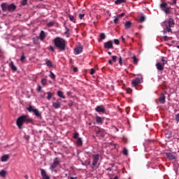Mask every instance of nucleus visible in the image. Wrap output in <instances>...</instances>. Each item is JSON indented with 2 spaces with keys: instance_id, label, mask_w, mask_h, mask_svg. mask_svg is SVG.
I'll use <instances>...</instances> for the list:
<instances>
[{
  "instance_id": "f8f14e48",
  "label": "nucleus",
  "mask_w": 179,
  "mask_h": 179,
  "mask_svg": "<svg viewBox=\"0 0 179 179\" xmlns=\"http://www.w3.org/2000/svg\"><path fill=\"white\" fill-rule=\"evenodd\" d=\"M41 174L43 179H50V176L47 174V172L44 169H41Z\"/></svg>"
},
{
  "instance_id": "338daca9",
  "label": "nucleus",
  "mask_w": 179,
  "mask_h": 179,
  "mask_svg": "<svg viewBox=\"0 0 179 179\" xmlns=\"http://www.w3.org/2000/svg\"><path fill=\"white\" fill-rule=\"evenodd\" d=\"M77 177H70L69 179H77Z\"/></svg>"
},
{
  "instance_id": "79ce46f5",
  "label": "nucleus",
  "mask_w": 179,
  "mask_h": 179,
  "mask_svg": "<svg viewBox=\"0 0 179 179\" xmlns=\"http://www.w3.org/2000/svg\"><path fill=\"white\" fill-rule=\"evenodd\" d=\"M47 26H48V27H52V26H54V22H50L49 23H48Z\"/></svg>"
},
{
  "instance_id": "37998d69",
  "label": "nucleus",
  "mask_w": 179,
  "mask_h": 179,
  "mask_svg": "<svg viewBox=\"0 0 179 179\" xmlns=\"http://www.w3.org/2000/svg\"><path fill=\"white\" fill-rule=\"evenodd\" d=\"M73 138H74V139H79V133H76L73 135Z\"/></svg>"
},
{
  "instance_id": "a19ab883",
  "label": "nucleus",
  "mask_w": 179,
  "mask_h": 179,
  "mask_svg": "<svg viewBox=\"0 0 179 179\" xmlns=\"http://www.w3.org/2000/svg\"><path fill=\"white\" fill-rule=\"evenodd\" d=\"M123 155H124L125 156H128V150H127V148H124Z\"/></svg>"
},
{
  "instance_id": "20e7f679",
  "label": "nucleus",
  "mask_w": 179,
  "mask_h": 179,
  "mask_svg": "<svg viewBox=\"0 0 179 179\" xmlns=\"http://www.w3.org/2000/svg\"><path fill=\"white\" fill-rule=\"evenodd\" d=\"M99 160H100V155L99 154L92 155V169H94V167H96L97 164H99Z\"/></svg>"
},
{
  "instance_id": "09e8293b",
  "label": "nucleus",
  "mask_w": 179,
  "mask_h": 179,
  "mask_svg": "<svg viewBox=\"0 0 179 179\" xmlns=\"http://www.w3.org/2000/svg\"><path fill=\"white\" fill-rule=\"evenodd\" d=\"M114 43H115V44H116V45H118V44H120V40H118V39H115V40H114Z\"/></svg>"
},
{
  "instance_id": "bb28decb",
  "label": "nucleus",
  "mask_w": 179,
  "mask_h": 179,
  "mask_svg": "<svg viewBox=\"0 0 179 179\" xmlns=\"http://www.w3.org/2000/svg\"><path fill=\"white\" fill-rule=\"evenodd\" d=\"M40 38L41 40H44V38H45V32H44V31H41L40 34Z\"/></svg>"
},
{
  "instance_id": "4d7b16f0",
  "label": "nucleus",
  "mask_w": 179,
  "mask_h": 179,
  "mask_svg": "<svg viewBox=\"0 0 179 179\" xmlns=\"http://www.w3.org/2000/svg\"><path fill=\"white\" fill-rule=\"evenodd\" d=\"M37 90L38 92H41V87L40 85L38 86Z\"/></svg>"
},
{
  "instance_id": "c85d7f7f",
  "label": "nucleus",
  "mask_w": 179,
  "mask_h": 179,
  "mask_svg": "<svg viewBox=\"0 0 179 179\" xmlns=\"http://www.w3.org/2000/svg\"><path fill=\"white\" fill-rule=\"evenodd\" d=\"M76 143L78 146H82V145L83 144V143L82 142V138H78L76 141Z\"/></svg>"
},
{
  "instance_id": "5701e85b",
  "label": "nucleus",
  "mask_w": 179,
  "mask_h": 179,
  "mask_svg": "<svg viewBox=\"0 0 179 179\" xmlns=\"http://www.w3.org/2000/svg\"><path fill=\"white\" fill-rule=\"evenodd\" d=\"M115 5H121V3H127V0H116L115 1Z\"/></svg>"
},
{
  "instance_id": "9b49d317",
  "label": "nucleus",
  "mask_w": 179,
  "mask_h": 179,
  "mask_svg": "<svg viewBox=\"0 0 179 179\" xmlns=\"http://www.w3.org/2000/svg\"><path fill=\"white\" fill-rule=\"evenodd\" d=\"M159 101L161 104H164L166 103V96H164V93H162L159 95Z\"/></svg>"
},
{
  "instance_id": "680f3d73",
  "label": "nucleus",
  "mask_w": 179,
  "mask_h": 179,
  "mask_svg": "<svg viewBox=\"0 0 179 179\" xmlns=\"http://www.w3.org/2000/svg\"><path fill=\"white\" fill-rule=\"evenodd\" d=\"M113 60H108V64H110V65H113Z\"/></svg>"
},
{
  "instance_id": "e433bc0d",
  "label": "nucleus",
  "mask_w": 179,
  "mask_h": 179,
  "mask_svg": "<svg viewBox=\"0 0 179 179\" xmlns=\"http://www.w3.org/2000/svg\"><path fill=\"white\" fill-rule=\"evenodd\" d=\"M41 84L43 85V86H45V85H47V79L45 78H43L41 81Z\"/></svg>"
},
{
  "instance_id": "473e14b6",
  "label": "nucleus",
  "mask_w": 179,
  "mask_h": 179,
  "mask_svg": "<svg viewBox=\"0 0 179 179\" xmlns=\"http://www.w3.org/2000/svg\"><path fill=\"white\" fill-rule=\"evenodd\" d=\"M99 37H100V39L99 40V41H101V40H104L106 38V34L101 33Z\"/></svg>"
},
{
  "instance_id": "4be33fe9",
  "label": "nucleus",
  "mask_w": 179,
  "mask_h": 179,
  "mask_svg": "<svg viewBox=\"0 0 179 179\" xmlns=\"http://www.w3.org/2000/svg\"><path fill=\"white\" fill-rule=\"evenodd\" d=\"M9 160V155H5L1 157V162H5Z\"/></svg>"
},
{
  "instance_id": "c03bdc74",
  "label": "nucleus",
  "mask_w": 179,
  "mask_h": 179,
  "mask_svg": "<svg viewBox=\"0 0 179 179\" xmlns=\"http://www.w3.org/2000/svg\"><path fill=\"white\" fill-rule=\"evenodd\" d=\"M172 2L170 3V5H176L177 4V0H171Z\"/></svg>"
},
{
  "instance_id": "69168bd1",
  "label": "nucleus",
  "mask_w": 179,
  "mask_h": 179,
  "mask_svg": "<svg viewBox=\"0 0 179 179\" xmlns=\"http://www.w3.org/2000/svg\"><path fill=\"white\" fill-rule=\"evenodd\" d=\"M68 33H69V29H66V31H65V34H68Z\"/></svg>"
},
{
  "instance_id": "2f4dec72",
  "label": "nucleus",
  "mask_w": 179,
  "mask_h": 179,
  "mask_svg": "<svg viewBox=\"0 0 179 179\" xmlns=\"http://www.w3.org/2000/svg\"><path fill=\"white\" fill-rule=\"evenodd\" d=\"M145 20H146V17H145L144 15L141 16L139 19H138V22L140 23H142L143 22H145Z\"/></svg>"
},
{
  "instance_id": "f3484780",
  "label": "nucleus",
  "mask_w": 179,
  "mask_h": 179,
  "mask_svg": "<svg viewBox=\"0 0 179 179\" xmlns=\"http://www.w3.org/2000/svg\"><path fill=\"white\" fill-rule=\"evenodd\" d=\"M9 66H10V68H11L12 71H13L14 72H16V71H17V68L15 66V65L13 63V62H11L9 64Z\"/></svg>"
},
{
  "instance_id": "f257e3e1",
  "label": "nucleus",
  "mask_w": 179,
  "mask_h": 179,
  "mask_svg": "<svg viewBox=\"0 0 179 179\" xmlns=\"http://www.w3.org/2000/svg\"><path fill=\"white\" fill-rule=\"evenodd\" d=\"M54 44L60 51H65V50H66V41L62 38H55L54 39Z\"/></svg>"
},
{
  "instance_id": "f03ea898",
  "label": "nucleus",
  "mask_w": 179,
  "mask_h": 179,
  "mask_svg": "<svg viewBox=\"0 0 179 179\" xmlns=\"http://www.w3.org/2000/svg\"><path fill=\"white\" fill-rule=\"evenodd\" d=\"M24 122L29 124V122H33V120H31L29 115H22L17 120V125L20 129H22V127Z\"/></svg>"
},
{
  "instance_id": "dca6fc26",
  "label": "nucleus",
  "mask_w": 179,
  "mask_h": 179,
  "mask_svg": "<svg viewBox=\"0 0 179 179\" xmlns=\"http://www.w3.org/2000/svg\"><path fill=\"white\" fill-rule=\"evenodd\" d=\"M16 9V5L11 3L8 6V12H13Z\"/></svg>"
},
{
  "instance_id": "de8ad7c7",
  "label": "nucleus",
  "mask_w": 179,
  "mask_h": 179,
  "mask_svg": "<svg viewBox=\"0 0 179 179\" xmlns=\"http://www.w3.org/2000/svg\"><path fill=\"white\" fill-rule=\"evenodd\" d=\"M127 92L129 94H131V93H132V90H131V88H127Z\"/></svg>"
},
{
  "instance_id": "39448f33",
  "label": "nucleus",
  "mask_w": 179,
  "mask_h": 179,
  "mask_svg": "<svg viewBox=\"0 0 179 179\" xmlns=\"http://www.w3.org/2000/svg\"><path fill=\"white\" fill-rule=\"evenodd\" d=\"M59 165V159H58V157H56L54 159V162L52 163V164L50 166V170H51L52 171H55V173H57V169H55L56 167H57Z\"/></svg>"
},
{
  "instance_id": "774afa93",
  "label": "nucleus",
  "mask_w": 179,
  "mask_h": 179,
  "mask_svg": "<svg viewBox=\"0 0 179 179\" xmlns=\"http://www.w3.org/2000/svg\"><path fill=\"white\" fill-rule=\"evenodd\" d=\"M97 23H99V22H97V21L94 22V24H97Z\"/></svg>"
},
{
  "instance_id": "4c0bfd02",
  "label": "nucleus",
  "mask_w": 179,
  "mask_h": 179,
  "mask_svg": "<svg viewBox=\"0 0 179 179\" xmlns=\"http://www.w3.org/2000/svg\"><path fill=\"white\" fill-rule=\"evenodd\" d=\"M50 78L51 79H55V74H54V73H52V71H50Z\"/></svg>"
},
{
  "instance_id": "49530a36",
  "label": "nucleus",
  "mask_w": 179,
  "mask_h": 179,
  "mask_svg": "<svg viewBox=\"0 0 179 179\" xmlns=\"http://www.w3.org/2000/svg\"><path fill=\"white\" fill-rule=\"evenodd\" d=\"M21 3L23 6L26 5V3H27V0H22Z\"/></svg>"
},
{
  "instance_id": "a18cd8bd",
  "label": "nucleus",
  "mask_w": 179,
  "mask_h": 179,
  "mask_svg": "<svg viewBox=\"0 0 179 179\" xmlns=\"http://www.w3.org/2000/svg\"><path fill=\"white\" fill-rule=\"evenodd\" d=\"M112 61L113 62H117V56H113L112 57Z\"/></svg>"
},
{
  "instance_id": "8fccbe9b",
  "label": "nucleus",
  "mask_w": 179,
  "mask_h": 179,
  "mask_svg": "<svg viewBox=\"0 0 179 179\" xmlns=\"http://www.w3.org/2000/svg\"><path fill=\"white\" fill-rule=\"evenodd\" d=\"M85 17V14H80L79 15V19H80V20H82V19H83Z\"/></svg>"
},
{
  "instance_id": "cd10ccee",
  "label": "nucleus",
  "mask_w": 179,
  "mask_h": 179,
  "mask_svg": "<svg viewBox=\"0 0 179 179\" xmlns=\"http://www.w3.org/2000/svg\"><path fill=\"white\" fill-rule=\"evenodd\" d=\"M48 96H47V100H51L52 99L53 94L51 92H47Z\"/></svg>"
},
{
  "instance_id": "ea45409f",
  "label": "nucleus",
  "mask_w": 179,
  "mask_h": 179,
  "mask_svg": "<svg viewBox=\"0 0 179 179\" xmlns=\"http://www.w3.org/2000/svg\"><path fill=\"white\" fill-rule=\"evenodd\" d=\"M133 62H134V64H135L136 65V64H138V59L136 58V56H134V57H133Z\"/></svg>"
},
{
  "instance_id": "864d4df0",
  "label": "nucleus",
  "mask_w": 179,
  "mask_h": 179,
  "mask_svg": "<svg viewBox=\"0 0 179 179\" xmlns=\"http://www.w3.org/2000/svg\"><path fill=\"white\" fill-rule=\"evenodd\" d=\"M119 64L120 65L122 66V57H121L119 58Z\"/></svg>"
},
{
  "instance_id": "58836bf2",
  "label": "nucleus",
  "mask_w": 179,
  "mask_h": 179,
  "mask_svg": "<svg viewBox=\"0 0 179 179\" xmlns=\"http://www.w3.org/2000/svg\"><path fill=\"white\" fill-rule=\"evenodd\" d=\"M119 22H120V18L117 17H115V20H114L115 24H118Z\"/></svg>"
},
{
  "instance_id": "7ed1b4c3",
  "label": "nucleus",
  "mask_w": 179,
  "mask_h": 179,
  "mask_svg": "<svg viewBox=\"0 0 179 179\" xmlns=\"http://www.w3.org/2000/svg\"><path fill=\"white\" fill-rule=\"evenodd\" d=\"M174 24H176V22L173 18H169L168 21H165L162 23L163 27H165L168 33H171V27H174Z\"/></svg>"
},
{
  "instance_id": "b1692460",
  "label": "nucleus",
  "mask_w": 179,
  "mask_h": 179,
  "mask_svg": "<svg viewBox=\"0 0 179 179\" xmlns=\"http://www.w3.org/2000/svg\"><path fill=\"white\" fill-rule=\"evenodd\" d=\"M168 5H167V3H162L160 4V8L161 9L163 10L164 9H166V8H168Z\"/></svg>"
},
{
  "instance_id": "5fc2aeb1",
  "label": "nucleus",
  "mask_w": 179,
  "mask_h": 179,
  "mask_svg": "<svg viewBox=\"0 0 179 179\" xmlns=\"http://www.w3.org/2000/svg\"><path fill=\"white\" fill-rule=\"evenodd\" d=\"M163 40H164V41H167L169 40V36H164Z\"/></svg>"
},
{
  "instance_id": "bf43d9fd",
  "label": "nucleus",
  "mask_w": 179,
  "mask_h": 179,
  "mask_svg": "<svg viewBox=\"0 0 179 179\" xmlns=\"http://www.w3.org/2000/svg\"><path fill=\"white\" fill-rule=\"evenodd\" d=\"M121 38H122V41L123 42V43H125V38H124V36H121Z\"/></svg>"
},
{
  "instance_id": "3c124183",
  "label": "nucleus",
  "mask_w": 179,
  "mask_h": 179,
  "mask_svg": "<svg viewBox=\"0 0 179 179\" xmlns=\"http://www.w3.org/2000/svg\"><path fill=\"white\" fill-rule=\"evenodd\" d=\"M95 72H96V70H94V69H92L90 71V75H94Z\"/></svg>"
},
{
  "instance_id": "1a4fd4ad",
  "label": "nucleus",
  "mask_w": 179,
  "mask_h": 179,
  "mask_svg": "<svg viewBox=\"0 0 179 179\" xmlns=\"http://www.w3.org/2000/svg\"><path fill=\"white\" fill-rule=\"evenodd\" d=\"M155 66H156L157 71H159V72L164 71V64L157 62L155 64Z\"/></svg>"
},
{
  "instance_id": "a878e982",
  "label": "nucleus",
  "mask_w": 179,
  "mask_h": 179,
  "mask_svg": "<svg viewBox=\"0 0 179 179\" xmlns=\"http://www.w3.org/2000/svg\"><path fill=\"white\" fill-rule=\"evenodd\" d=\"M96 122H97V124H103V120H101V117L97 116L96 118Z\"/></svg>"
},
{
  "instance_id": "0e129e2a",
  "label": "nucleus",
  "mask_w": 179,
  "mask_h": 179,
  "mask_svg": "<svg viewBox=\"0 0 179 179\" xmlns=\"http://www.w3.org/2000/svg\"><path fill=\"white\" fill-rule=\"evenodd\" d=\"M78 71V68L77 67H74L73 68V72H77Z\"/></svg>"
},
{
  "instance_id": "6e6d98bb",
  "label": "nucleus",
  "mask_w": 179,
  "mask_h": 179,
  "mask_svg": "<svg viewBox=\"0 0 179 179\" xmlns=\"http://www.w3.org/2000/svg\"><path fill=\"white\" fill-rule=\"evenodd\" d=\"M49 48L51 50V51H52L54 52V51H55V48L52 47V46H50Z\"/></svg>"
},
{
  "instance_id": "052dcab7",
  "label": "nucleus",
  "mask_w": 179,
  "mask_h": 179,
  "mask_svg": "<svg viewBox=\"0 0 179 179\" xmlns=\"http://www.w3.org/2000/svg\"><path fill=\"white\" fill-rule=\"evenodd\" d=\"M72 106H73V102H70V103H69V107H72Z\"/></svg>"
},
{
  "instance_id": "7c9ffc66",
  "label": "nucleus",
  "mask_w": 179,
  "mask_h": 179,
  "mask_svg": "<svg viewBox=\"0 0 179 179\" xmlns=\"http://www.w3.org/2000/svg\"><path fill=\"white\" fill-rule=\"evenodd\" d=\"M161 61L162 62V64H164V65L167 64L168 61H167V59L166 57H162V59H161Z\"/></svg>"
},
{
  "instance_id": "c9c22d12",
  "label": "nucleus",
  "mask_w": 179,
  "mask_h": 179,
  "mask_svg": "<svg viewBox=\"0 0 179 179\" xmlns=\"http://www.w3.org/2000/svg\"><path fill=\"white\" fill-rule=\"evenodd\" d=\"M69 17L70 20L71 22H73L74 23L76 21V20H75V17L72 15H69Z\"/></svg>"
},
{
  "instance_id": "6e6552de",
  "label": "nucleus",
  "mask_w": 179,
  "mask_h": 179,
  "mask_svg": "<svg viewBox=\"0 0 179 179\" xmlns=\"http://www.w3.org/2000/svg\"><path fill=\"white\" fill-rule=\"evenodd\" d=\"M83 51V46L78 45L74 49L75 55H79Z\"/></svg>"
},
{
  "instance_id": "6ab92c4d",
  "label": "nucleus",
  "mask_w": 179,
  "mask_h": 179,
  "mask_svg": "<svg viewBox=\"0 0 179 179\" xmlns=\"http://www.w3.org/2000/svg\"><path fill=\"white\" fill-rule=\"evenodd\" d=\"M45 61V64H44V65H47L49 68H52V62H51V60L46 59Z\"/></svg>"
},
{
  "instance_id": "0eeeda50",
  "label": "nucleus",
  "mask_w": 179,
  "mask_h": 179,
  "mask_svg": "<svg viewBox=\"0 0 179 179\" xmlns=\"http://www.w3.org/2000/svg\"><path fill=\"white\" fill-rule=\"evenodd\" d=\"M166 156L169 160H176L177 159V153L176 152H166Z\"/></svg>"
},
{
  "instance_id": "9d476101",
  "label": "nucleus",
  "mask_w": 179,
  "mask_h": 179,
  "mask_svg": "<svg viewBox=\"0 0 179 179\" xmlns=\"http://www.w3.org/2000/svg\"><path fill=\"white\" fill-rule=\"evenodd\" d=\"M113 41H109L104 43V48H106L107 50H110V48H113Z\"/></svg>"
},
{
  "instance_id": "2eb2a0df",
  "label": "nucleus",
  "mask_w": 179,
  "mask_h": 179,
  "mask_svg": "<svg viewBox=\"0 0 179 179\" xmlns=\"http://www.w3.org/2000/svg\"><path fill=\"white\" fill-rule=\"evenodd\" d=\"M139 83H141V78H137L133 80L131 85H133L134 87H136L138 85H139Z\"/></svg>"
},
{
  "instance_id": "ddd939ff",
  "label": "nucleus",
  "mask_w": 179,
  "mask_h": 179,
  "mask_svg": "<svg viewBox=\"0 0 179 179\" xmlns=\"http://www.w3.org/2000/svg\"><path fill=\"white\" fill-rule=\"evenodd\" d=\"M95 110H96V113H106V109L102 106H96Z\"/></svg>"
},
{
  "instance_id": "e2e57ef3",
  "label": "nucleus",
  "mask_w": 179,
  "mask_h": 179,
  "mask_svg": "<svg viewBox=\"0 0 179 179\" xmlns=\"http://www.w3.org/2000/svg\"><path fill=\"white\" fill-rule=\"evenodd\" d=\"M106 171H113V169H111V168H108V169H106Z\"/></svg>"
},
{
  "instance_id": "72a5a7b5",
  "label": "nucleus",
  "mask_w": 179,
  "mask_h": 179,
  "mask_svg": "<svg viewBox=\"0 0 179 179\" xmlns=\"http://www.w3.org/2000/svg\"><path fill=\"white\" fill-rule=\"evenodd\" d=\"M170 7H166V8H164V10H164V12H165L166 15H169V13H170Z\"/></svg>"
},
{
  "instance_id": "13d9d810",
  "label": "nucleus",
  "mask_w": 179,
  "mask_h": 179,
  "mask_svg": "<svg viewBox=\"0 0 179 179\" xmlns=\"http://www.w3.org/2000/svg\"><path fill=\"white\" fill-rule=\"evenodd\" d=\"M24 138H25V139H30V136H29V135H25L24 136Z\"/></svg>"
},
{
  "instance_id": "f704fd0d",
  "label": "nucleus",
  "mask_w": 179,
  "mask_h": 179,
  "mask_svg": "<svg viewBox=\"0 0 179 179\" xmlns=\"http://www.w3.org/2000/svg\"><path fill=\"white\" fill-rule=\"evenodd\" d=\"M26 60V56H24V52H22V55L21 56L20 61L21 62H24Z\"/></svg>"
},
{
  "instance_id": "c756f323",
  "label": "nucleus",
  "mask_w": 179,
  "mask_h": 179,
  "mask_svg": "<svg viewBox=\"0 0 179 179\" xmlns=\"http://www.w3.org/2000/svg\"><path fill=\"white\" fill-rule=\"evenodd\" d=\"M0 176L1 177H6V171L5 170H1L0 171Z\"/></svg>"
},
{
  "instance_id": "412c9836",
  "label": "nucleus",
  "mask_w": 179,
  "mask_h": 179,
  "mask_svg": "<svg viewBox=\"0 0 179 179\" xmlns=\"http://www.w3.org/2000/svg\"><path fill=\"white\" fill-rule=\"evenodd\" d=\"M131 26H132V22H131V21H127L124 24L125 29H131Z\"/></svg>"
},
{
  "instance_id": "a211bd4d",
  "label": "nucleus",
  "mask_w": 179,
  "mask_h": 179,
  "mask_svg": "<svg viewBox=\"0 0 179 179\" xmlns=\"http://www.w3.org/2000/svg\"><path fill=\"white\" fill-rule=\"evenodd\" d=\"M98 134L103 138V136L106 135V131H104L103 129H99L98 131Z\"/></svg>"
},
{
  "instance_id": "4468645a",
  "label": "nucleus",
  "mask_w": 179,
  "mask_h": 179,
  "mask_svg": "<svg viewBox=\"0 0 179 179\" xmlns=\"http://www.w3.org/2000/svg\"><path fill=\"white\" fill-rule=\"evenodd\" d=\"M60 100L61 99H57L56 102L52 103L54 108L58 109L61 108V102H59Z\"/></svg>"
},
{
  "instance_id": "423d86ee",
  "label": "nucleus",
  "mask_w": 179,
  "mask_h": 179,
  "mask_svg": "<svg viewBox=\"0 0 179 179\" xmlns=\"http://www.w3.org/2000/svg\"><path fill=\"white\" fill-rule=\"evenodd\" d=\"M28 111H29V113H34V115H36V117H41V113H40V111H38L37 109H34L33 108V106H30L28 108H27Z\"/></svg>"
},
{
  "instance_id": "603ef678",
  "label": "nucleus",
  "mask_w": 179,
  "mask_h": 179,
  "mask_svg": "<svg viewBox=\"0 0 179 179\" xmlns=\"http://www.w3.org/2000/svg\"><path fill=\"white\" fill-rule=\"evenodd\" d=\"M123 16H125V13H122L117 15V17L120 19V17H123Z\"/></svg>"
},
{
  "instance_id": "aec40b11",
  "label": "nucleus",
  "mask_w": 179,
  "mask_h": 179,
  "mask_svg": "<svg viewBox=\"0 0 179 179\" xmlns=\"http://www.w3.org/2000/svg\"><path fill=\"white\" fill-rule=\"evenodd\" d=\"M8 4L6 3H1V9L3 12H6L8 10Z\"/></svg>"
},
{
  "instance_id": "393cba45",
  "label": "nucleus",
  "mask_w": 179,
  "mask_h": 179,
  "mask_svg": "<svg viewBox=\"0 0 179 179\" xmlns=\"http://www.w3.org/2000/svg\"><path fill=\"white\" fill-rule=\"evenodd\" d=\"M57 96H59V97L61 99H65V96L64 95V92H62V91H58Z\"/></svg>"
}]
</instances>
